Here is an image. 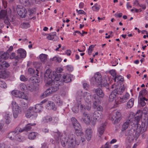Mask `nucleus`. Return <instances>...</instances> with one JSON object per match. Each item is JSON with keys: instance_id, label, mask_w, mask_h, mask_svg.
<instances>
[{"instance_id": "b1692460", "label": "nucleus", "mask_w": 148, "mask_h": 148, "mask_svg": "<svg viewBox=\"0 0 148 148\" xmlns=\"http://www.w3.org/2000/svg\"><path fill=\"white\" fill-rule=\"evenodd\" d=\"M138 103L142 106H144L146 104L145 101H147V99L143 96L138 97Z\"/></svg>"}, {"instance_id": "79ce46f5", "label": "nucleus", "mask_w": 148, "mask_h": 148, "mask_svg": "<svg viewBox=\"0 0 148 148\" xmlns=\"http://www.w3.org/2000/svg\"><path fill=\"white\" fill-rule=\"evenodd\" d=\"M9 56V55L8 53V52H6L1 54V58L2 59L5 60L8 58Z\"/></svg>"}, {"instance_id": "4be33fe9", "label": "nucleus", "mask_w": 148, "mask_h": 148, "mask_svg": "<svg viewBox=\"0 0 148 148\" xmlns=\"http://www.w3.org/2000/svg\"><path fill=\"white\" fill-rule=\"evenodd\" d=\"M106 126V124H102L100 126L98 129V131L99 134V137H101V135H102L105 130Z\"/></svg>"}, {"instance_id": "2eb2a0df", "label": "nucleus", "mask_w": 148, "mask_h": 148, "mask_svg": "<svg viewBox=\"0 0 148 148\" xmlns=\"http://www.w3.org/2000/svg\"><path fill=\"white\" fill-rule=\"evenodd\" d=\"M71 120L75 130L81 128L80 124L75 117H72L71 118Z\"/></svg>"}, {"instance_id": "37998d69", "label": "nucleus", "mask_w": 148, "mask_h": 148, "mask_svg": "<svg viewBox=\"0 0 148 148\" xmlns=\"http://www.w3.org/2000/svg\"><path fill=\"white\" fill-rule=\"evenodd\" d=\"M15 140L21 142L24 140V137L23 136L18 135V134L16 136Z\"/></svg>"}, {"instance_id": "7ed1b4c3", "label": "nucleus", "mask_w": 148, "mask_h": 148, "mask_svg": "<svg viewBox=\"0 0 148 148\" xmlns=\"http://www.w3.org/2000/svg\"><path fill=\"white\" fill-rule=\"evenodd\" d=\"M148 122L147 120H143L142 123L141 127L140 125L137 124V125L136 132L135 133V138L137 139L141 133L145 132L147 127Z\"/></svg>"}, {"instance_id": "680f3d73", "label": "nucleus", "mask_w": 148, "mask_h": 148, "mask_svg": "<svg viewBox=\"0 0 148 148\" xmlns=\"http://www.w3.org/2000/svg\"><path fill=\"white\" fill-rule=\"evenodd\" d=\"M4 20V23L8 25H9L10 24V22L9 21L8 19V17L6 18H5L3 19Z\"/></svg>"}, {"instance_id": "a211bd4d", "label": "nucleus", "mask_w": 148, "mask_h": 148, "mask_svg": "<svg viewBox=\"0 0 148 148\" xmlns=\"http://www.w3.org/2000/svg\"><path fill=\"white\" fill-rule=\"evenodd\" d=\"M12 116V113L10 112H6L4 114V117L5 120V121L7 124H9L11 122V117Z\"/></svg>"}, {"instance_id": "69168bd1", "label": "nucleus", "mask_w": 148, "mask_h": 148, "mask_svg": "<svg viewBox=\"0 0 148 148\" xmlns=\"http://www.w3.org/2000/svg\"><path fill=\"white\" fill-rule=\"evenodd\" d=\"M27 87L28 89L31 92L33 91L34 90V87L32 85L29 86Z\"/></svg>"}, {"instance_id": "bb28decb", "label": "nucleus", "mask_w": 148, "mask_h": 148, "mask_svg": "<svg viewBox=\"0 0 148 148\" xmlns=\"http://www.w3.org/2000/svg\"><path fill=\"white\" fill-rule=\"evenodd\" d=\"M71 75L70 74L64 75L63 76V81L66 83L70 82L71 80Z\"/></svg>"}, {"instance_id": "9d476101", "label": "nucleus", "mask_w": 148, "mask_h": 148, "mask_svg": "<svg viewBox=\"0 0 148 148\" xmlns=\"http://www.w3.org/2000/svg\"><path fill=\"white\" fill-rule=\"evenodd\" d=\"M37 116V113H36L35 110H34V107H30L26 114V117L28 118H30L32 116L34 118H36Z\"/></svg>"}, {"instance_id": "5fc2aeb1", "label": "nucleus", "mask_w": 148, "mask_h": 148, "mask_svg": "<svg viewBox=\"0 0 148 148\" xmlns=\"http://www.w3.org/2000/svg\"><path fill=\"white\" fill-rule=\"evenodd\" d=\"M100 85L101 86H105L106 87L107 89H109V87H108V84L106 82L103 83V81L101 82V84H100Z\"/></svg>"}, {"instance_id": "2f4dec72", "label": "nucleus", "mask_w": 148, "mask_h": 148, "mask_svg": "<svg viewBox=\"0 0 148 148\" xmlns=\"http://www.w3.org/2000/svg\"><path fill=\"white\" fill-rule=\"evenodd\" d=\"M134 98H131L127 103V107L128 108H131L133 106L134 104Z\"/></svg>"}, {"instance_id": "423d86ee", "label": "nucleus", "mask_w": 148, "mask_h": 148, "mask_svg": "<svg viewBox=\"0 0 148 148\" xmlns=\"http://www.w3.org/2000/svg\"><path fill=\"white\" fill-rule=\"evenodd\" d=\"M103 116L101 111H95L93 113V117H91V123L94 125L96 123L97 120H99Z\"/></svg>"}, {"instance_id": "1a4fd4ad", "label": "nucleus", "mask_w": 148, "mask_h": 148, "mask_svg": "<svg viewBox=\"0 0 148 148\" xmlns=\"http://www.w3.org/2000/svg\"><path fill=\"white\" fill-rule=\"evenodd\" d=\"M121 114L119 111H116L114 112L113 116L112 117L114 123L116 124L118 123L121 119Z\"/></svg>"}, {"instance_id": "412c9836", "label": "nucleus", "mask_w": 148, "mask_h": 148, "mask_svg": "<svg viewBox=\"0 0 148 148\" xmlns=\"http://www.w3.org/2000/svg\"><path fill=\"white\" fill-rule=\"evenodd\" d=\"M46 108L48 110H56V109L55 104L51 101H49L47 104Z\"/></svg>"}, {"instance_id": "338daca9", "label": "nucleus", "mask_w": 148, "mask_h": 148, "mask_svg": "<svg viewBox=\"0 0 148 148\" xmlns=\"http://www.w3.org/2000/svg\"><path fill=\"white\" fill-rule=\"evenodd\" d=\"M117 78L118 81H120L121 82H123L124 81V79L121 75H119L117 77Z\"/></svg>"}, {"instance_id": "dca6fc26", "label": "nucleus", "mask_w": 148, "mask_h": 148, "mask_svg": "<svg viewBox=\"0 0 148 148\" xmlns=\"http://www.w3.org/2000/svg\"><path fill=\"white\" fill-rule=\"evenodd\" d=\"M81 121H83L84 122L87 124H88L90 122H91V119L88 115L86 112L83 114V116Z\"/></svg>"}, {"instance_id": "f257e3e1", "label": "nucleus", "mask_w": 148, "mask_h": 148, "mask_svg": "<svg viewBox=\"0 0 148 148\" xmlns=\"http://www.w3.org/2000/svg\"><path fill=\"white\" fill-rule=\"evenodd\" d=\"M61 76V74H57L56 72H50L49 70H46L45 73V77L47 78V83L48 85L53 86L48 88L40 95L41 98L46 97L58 89V86L61 84L59 83V80Z\"/></svg>"}, {"instance_id": "c756f323", "label": "nucleus", "mask_w": 148, "mask_h": 148, "mask_svg": "<svg viewBox=\"0 0 148 148\" xmlns=\"http://www.w3.org/2000/svg\"><path fill=\"white\" fill-rule=\"evenodd\" d=\"M19 1L21 4L25 6H29L33 4L30 3L29 0H19Z\"/></svg>"}, {"instance_id": "f03ea898", "label": "nucleus", "mask_w": 148, "mask_h": 148, "mask_svg": "<svg viewBox=\"0 0 148 148\" xmlns=\"http://www.w3.org/2000/svg\"><path fill=\"white\" fill-rule=\"evenodd\" d=\"M67 136V139L64 136L61 138L60 141L63 147H65L68 142V148H74V143L75 141V135L73 134H69Z\"/></svg>"}, {"instance_id": "ddd939ff", "label": "nucleus", "mask_w": 148, "mask_h": 148, "mask_svg": "<svg viewBox=\"0 0 148 148\" xmlns=\"http://www.w3.org/2000/svg\"><path fill=\"white\" fill-rule=\"evenodd\" d=\"M142 115V113L139 110L136 112L134 118L133 116L132 119H133V121L134 120L136 122L135 127L137 126V125L138 124V123L141 118Z\"/></svg>"}, {"instance_id": "e2e57ef3", "label": "nucleus", "mask_w": 148, "mask_h": 148, "mask_svg": "<svg viewBox=\"0 0 148 148\" xmlns=\"http://www.w3.org/2000/svg\"><path fill=\"white\" fill-rule=\"evenodd\" d=\"M76 11H77V12H78L79 14H86V13L83 10H78L77 9L76 10Z\"/></svg>"}, {"instance_id": "c03bdc74", "label": "nucleus", "mask_w": 148, "mask_h": 148, "mask_svg": "<svg viewBox=\"0 0 148 148\" xmlns=\"http://www.w3.org/2000/svg\"><path fill=\"white\" fill-rule=\"evenodd\" d=\"M127 138L128 140H129V142H131L135 138L134 136V134L127 135Z\"/></svg>"}, {"instance_id": "864d4df0", "label": "nucleus", "mask_w": 148, "mask_h": 148, "mask_svg": "<svg viewBox=\"0 0 148 148\" xmlns=\"http://www.w3.org/2000/svg\"><path fill=\"white\" fill-rule=\"evenodd\" d=\"M53 60L55 62H60L61 61L62 59L60 58L55 57L53 58Z\"/></svg>"}, {"instance_id": "473e14b6", "label": "nucleus", "mask_w": 148, "mask_h": 148, "mask_svg": "<svg viewBox=\"0 0 148 148\" xmlns=\"http://www.w3.org/2000/svg\"><path fill=\"white\" fill-rule=\"evenodd\" d=\"M130 95L128 93H126L125 95H124L122 98H121L120 101L122 103L125 102L127 99L129 98Z\"/></svg>"}, {"instance_id": "09e8293b", "label": "nucleus", "mask_w": 148, "mask_h": 148, "mask_svg": "<svg viewBox=\"0 0 148 148\" xmlns=\"http://www.w3.org/2000/svg\"><path fill=\"white\" fill-rule=\"evenodd\" d=\"M75 133L77 136H80L82 134V131L81 128L75 130Z\"/></svg>"}, {"instance_id": "72a5a7b5", "label": "nucleus", "mask_w": 148, "mask_h": 148, "mask_svg": "<svg viewBox=\"0 0 148 148\" xmlns=\"http://www.w3.org/2000/svg\"><path fill=\"white\" fill-rule=\"evenodd\" d=\"M43 107L41 106L40 104H37L35 107L34 108V110L37 113V112H40L42 110Z\"/></svg>"}, {"instance_id": "20e7f679", "label": "nucleus", "mask_w": 148, "mask_h": 148, "mask_svg": "<svg viewBox=\"0 0 148 148\" xmlns=\"http://www.w3.org/2000/svg\"><path fill=\"white\" fill-rule=\"evenodd\" d=\"M10 65L6 61L3 62L0 64V78H5L9 76V73L5 70Z\"/></svg>"}, {"instance_id": "f704fd0d", "label": "nucleus", "mask_w": 148, "mask_h": 148, "mask_svg": "<svg viewBox=\"0 0 148 148\" xmlns=\"http://www.w3.org/2000/svg\"><path fill=\"white\" fill-rule=\"evenodd\" d=\"M21 91L17 90H14L12 92V94L16 97L19 98L20 96H21Z\"/></svg>"}, {"instance_id": "cd10ccee", "label": "nucleus", "mask_w": 148, "mask_h": 148, "mask_svg": "<svg viewBox=\"0 0 148 148\" xmlns=\"http://www.w3.org/2000/svg\"><path fill=\"white\" fill-rule=\"evenodd\" d=\"M39 67H37V69H36V71H35L34 69L31 68H29L28 70V71L29 73L31 74H34L35 75H36L37 76H38V74L39 73Z\"/></svg>"}, {"instance_id": "c85d7f7f", "label": "nucleus", "mask_w": 148, "mask_h": 148, "mask_svg": "<svg viewBox=\"0 0 148 148\" xmlns=\"http://www.w3.org/2000/svg\"><path fill=\"white\" fill-rule=\"evenodd\" d=\"M7 11L5 10H2L0 12V19H3L7 18Z\"/></svg>"}, {"instance_id": "774afa93", "label": "nucleus", "mask_w": 148, "mask_h": 148, "mask_svg": "<svg viewBox=\"0 0 148 148\" xmlns=\"http://www.w3.org/2000/svg\"><path fill=\"white\" fill-rule=\"evenodd\" d=\"M91 108V106L90 104H88V106H86V107L84 108H84H84L85 109H86L88 110H90Z\"/></svg>"}, {"instance_id": "6e6d98bb", "label": "nucleus", "mask_w": 148, "mask_h": 148, "mask_svg": "<svg viewBox=\"0 0 148 148\" xmlns=\"http://www.w3.org/2000/svg\"><path fill=\"white\" fill-rule=\"evenodd\" d=\"M54 35H55V36H52V40L54 41H57L58 39L59 38L58 36L56 35V32H54Z\"/></svg>"}, {"instance_id": "c9c22d12", "label": "nucleus", "mask_w": 148, "mask_h": 148, "mask_svg": "<svg viewBox=\"0 0 148 148\" xmlns=\"http://www.w3.org/2000/svg\"><path fill=\"white\" fill-rule=\"evenodd\" d=\"M116 95V94L114 91H113L109 95L108 99L109 101L110 102L113 101Z\"/></svg>"}, {"instance_id": "3c124183", "label": "nucleus", "mask_w": 148, "mask_h": 148, "mask_svg": "<svg viewBox=\"0 0 148 148\" xmlns=\"http://www.w3.org/2000/svg\"><path fill=\"white\" fill-rule=\"evenodd\" d=\"M20 87L22 91H23L27 88V87L24 84L22 83L20 85Z\"/></svg>"}, {"instance_id": "603ef678", "label": "nucleus", "mask_w": 148, "mask_h": 148, "mask_svg": "<svg viewBox=\"0 0 148 148\" xmlns=\"http://www.w3.org/2000/svg\"><path fill=\"white\" fill-rule=\"evenodd\" d=\"M77 96L76 98L77 100L78 99V101L79 102H80V100H79V99H80L82 97V93L81 92H77Z\"/></svg>"}, {"instance_id": "052dcab7", "label": "nucleus", "mask_w": 148, "mask_h": 148, "mask_svg": "<svg viewBox=\"0 0 148 148\" xmlns=\"http://www.w3.org/2000/svg\"><path fill=\"white\" fill-rule=\"evenodd\" d=\"M97 108V111H100L101 112L103 110V108L100 105H98V106H97V107H96V108Z\"/></svg>"}, {"instance_id": "a18cd8bd", "label": "nucleus", "mask_w": 148, "mask_h": 148, "mask_svg": "<svg viewBox=\"0 0 148 148\" xmlns=\"http://www.w3.org/2000/svg\"><path fill=\"white\" fill-rule=\"evenodd\" d=\"M147 91L145 89H143L142 90L140 91L139 94V97L143 96V95L147 94Z\"/></svg>"}, {"instance_id": "e433bc0d", "label": "nucleus", "mask_w": 148, "mask_h": 148, "mask_svg": "<svg viewBox=\"0 0 148 148\" xmlns=\"http://www.w3.org/2000/svg\"><path fill=\"white\" fill-rule=\"evenodd\" d=\"M37 134V133L35 132H31L29 134L28 138L30 139H34L36 138Z\"/></svg>"}, {"instance_id": "8fccbe9b", "label": "nucleus", "mask_w": 148, "mask_h": 148, "mask_svg": "<svg viewBox=\"0 0 148 148\" xmlns=\"http://www.w3.org/2000/svg\"><path fill=\"white\" fill-rule=\"evenodd\" d=\"M30 24L28 23H23L21 24V27L25 29L29 27Z\"/></svg>"}, {"instance_id": "393cba45", "label": "nucleus", "mask_w": 148, "mask_h": 148, "mask_svg": "<svg viewBox=\"0 0 148 148\" xmlns=\"http://www.w3.org/2000/svg\"><path fill=\"white\" fill-rule=\"evenodd\" d=\"M80 106L81 110H83L84 108V106L81 105L80 103H78L77 105L75 106L72 108V110L75 113H77L79 111V107Z\"/></svg>"}, {"instance_id": "49530a36", "label": "nucleus", "mask_w": 148, "mask_h": 148, "mask_svg": "<svg viewBox=\"0 0 148 148\" xmlns=\"http://www.w3.org/2000/svg\"><path fill=\"white\" fill-rule=\"evenodd\" d=\"M21 96H20V97H19V98L27 100H28V97L27 95L25 94L24 93L22 92H21Z\"/></svg>"}, {"instance_id": "ea45409f", "label": "nucleus", "mask_w": 148, "mask_h": 148, "mask_svg": "<svg viewBox=\"0 0 148 148\" xmlns=\"http://www.w3.org/2000/svg\"><path fill=\"white\" fill-rule=\"evenodd\" d=\"M135 129H132L130 130H127L125 132V135L126 136L129 135L133 134L134 133Z\"/></svg>"}, {"instance_id": "0e129e2a", "label": "nucleus", "mask_w": 148, "mask_h": 148, "mask_svg": "<svg viewBox=\"0 0 148 148\" xmlns=\"http://www.w3.org/2000/svg\"><path fill=\"white\" fill-rule=\"evenodd\" d=\"M0 148H10L8 146L3 144H0Z\"/></svg>"}, {"instance_id": "0eeeda50", "label": "nucleus", "mask_w": 148, "mask_h": 148, "mask_svg": "<svg viewBox=\"0 0 148 148\" xmlns=\"http://www.w3.org/2000/svg\"><path fill=\"white\" fill-rule=\"evenodd\" d=\"M12 105L13 116L14 118H16L18 116V114L21 112V109L15 101H12Z\"/></svg>"}, {"instance_id": "a878e982", "label": "nucleus", "mask_w": 148, "mask_h": 148, "mask_svg": "<svg viewBox=\"0 0 148 148\" xmlns=\"http://www.w3.org/2000/svg\"><path fill=\"white\" fill-rule=\"evenodd\" d=\"M18 133V132L16 131H13L10 132L8 135L9 138L11 140L15 139L16 136Z\"/></svg>"}, {"instance_id": "f3484780", "label": "nucleus", "mask_w": 148, "mask_h": 148, "mask_svg": "<svg viewBox=\"0 0 148 148\" xmlns=\"http://www.w3.org/2000/svg\"><path fill=\"white\" fill-rule=\"evenodd\" d=\"M53 136L55 140L56 141L59 143V140H61V138L64 137V136L61 133L58 131L57 132H55L53 133Z\"/></svg>"}, {"instance_id": "9b49d317", "label": "nucleus", "mask_w": 148, "mask_h": 148, "mask_svg": "<svg viewBox=\"0 0 148 148\" xmlns=\"http://www.w3.org/2000/svg\"><path fill=\"white\" fill-rule=\"evenodd\" d=\"M16 10L18 14L22 18H24L26 15V11L25 8L24 7H17Z\"/></svg>"}, {"instance_id": "58836bf2", "label": "nucleus", "mask_w": 148, "mask_h": 148, "mask_svg": "<svg viewBox=\"0 0 148 148\" xmlns=\"http://www.w3.org/2000/svg\"><path fill=\"white\" fill-rule=\"evenodd\" d=\"M110 73L111 75L113 76V77L114 78V79L115 82L116 79L117 78L116 74V73L115 70H112L110 71Z\"/></svg>"}, {"instance_id": "bf43d9fd", "label": "nucleus", "mask_w": 148, "mask_h": 148, "mask_svg": "<svg viewBox=\"0 0 148 148\" xmlns=\"http://www.w3.org/2000/svg\"><path fill=\"white\" fill-rule=\"evenodd\" d=\"M20 79L21 81H26L28 79L25 77L23 75H21L20 77Z\"/></svg>"}, {"instance_id": "f8f14e48", "label": "nucleus", "mask_w": 148, "mask_h": 148, "mask_svg": "<svg viewBox=\"0 0 148 148\" xmlns=\"http://www.w3.org/2000/svg\"><path fill=\"white\" fill-rule=\"evenodd\" d=\"M94 90L97 95V96H95L94 97L95 99H98V97L99 98H103L104 97V94L101 89L98 88L96 89H94Z\"/></svg>"}, {"instance_id": "6e6552de", "label": "nucleus", "mask_w": 148, "mask_h": 148, "mask_svg": "<svg viewBox=\"0 0 148 148\" xmlns=\"http://www.w3.org/2000/svg\"><path fill=\"white\" fill-rule=\"evenodd\" d=\"M133 115H130L128 119L123 124L122 127V131L125 130L129 127L133 123V119H132Z\"/></svg>"}, {"instance_id": "13d9d810", "label": "nucleus", "mask_w": 148, "mask_h": 148, "mask_svg": "<svg viewBox=\"0 0 148 148\" xmlns=\"http://www.w3.org/2000/svg\"><path fill=\"white\" fill-rule=\"evenodd\" d=\"M97 99V100L93 102V107L94 108H95L97 107V106H98V102L99 101L100 99H99L98 98V99H96V100Z\"/></svg>"}, {"instance_id": "4d7b16f0", "label": "nucleus", "mask_w": 148, "mask_h": 148, "mask_svg": "<svg viewBox=\"0 0 148 148\" xmlns=\"http://www.w3.org/2000/svg\"><path fill=\"white\" fill-rule=\"evenodd\" d=\"M97 4H96L93 6H92V8L93 10L95 11L96 10H98L99 9V8L98 7Z\"/></svg>"}, {"instance_id": "4468645a", "label": "nucleus", "mask_w": 148, "mask_h": 148, "mask_svg": "<svg viewBox=\"0 0 148 148\" xmlns=\"http://www.w3.org/2000/svg\"><path fill=\"white\" fill-rule=\"evenodd\" d=\"M84 97L86 101L88 103L91 102L92 100V97L91 94L89 92H85L84 93Z\"/></svg>"}, {"instance_id": "a19ab883", "label": "nucleus", "mask_w": 148, "mask_h": 148, "mask_svg": "<svg viewBox=\"0 0 148 148\" xmlns=\"http://www.w3.org/2000/svg\"><path fill=\"white\" fill-rule=\"evenodd\" d=\"M35 123H29L27 124V125L25 127V130L28 131L30 130L31 129V126H34L36 125Z\"/></svg>"}, {"instance_id": "de8ad7c7", "label": "nucleus", "mask_w": 148, "mask_h": 148, "mask_svg": "<svg viewBox=\"0 0 148 148\" xmlns=\"http://www.w3.org/2000/svg\"><path fill=\"white\" fill-rule=\"evenodd\" d=\"M0 87L3 88H6L7 87V86L5 82L0 80Z\"/></svg>"}, {"instance_id": "6ab92c4d", "label": "nucleus", "mask_w": 148, "mask_h": 148, "mask_svg": "<svg viewBox=\"0 0 148 148\" xmlns=\"http://www.w3.org/2000/svg\"><path fill=\"white\" fill-rule=\"evenodd\" d=\"M92 130L90 128H88L86 129L85 132V137L88 141L91 140L92 137Z\"/></svg>"}, {"instance_id": "4c0bfd02", "label": "nucleus", "mask_w": 148, "mask_h": 148, "mask_svg": "<svg viewBox=\"0 0 148 148\" xmlns=\"http://www.w3.org/2000/svg\"><path fill=\"white\" fill-rule=\"evenodd\" d=\"M40 58L41 61L44 62L47 60V55L44 54H41L40 55Z\"/></svg>"}, {"instance_id": "5701e85b", "label": "nucleus", "mask_w": 148, "mask_h": 148, "mask_svg": "<svg viewBox=\"0 0 148 148\" xmlns=\"http://www.w3.org/2000/svg\"><path fill=\"white\" fill-rule=\"evenodd\" d=\"M21 58H25L26 56V52L24 49H18L17 52Z\"/></svg>"}, {"instance_id": "aec40b11", "label": "nucleus", "mask_w": 148, "mask_h": 148, "mask_svg": "<svg viewBox=\"0 0 148 148\" xmlns=\"http://www.w3.org/2000/svg\"><path fill=\"white\" fill-rule=\"evenodd\" d=\"M125 88V87L124 85L121 86L119 87V88H117L116 89L114 90L113 91L117 95H121V94L124 91Z\"/></svg>"}, {"instance_id": "39448f33", "label": "nucleus", "mask_w": 148, "mask_h": 148, "mask_svg": "<svg viewBox=\"0 0 148 148\" xmlns=\"http://www.w3.org/2000/svg\"><path fill=\"white\" fill-rule=\"evenodd\" d=\"M102 81L101 76L99 73L95 74L94 77H92L91 79L92 83L97 85H100Z\"/></svg>"}, {"instance_id": "7c9ffc66", "label": "nucleus", "mask_w": 148, "mask_h": 148, "mask_svg": "<svg viewBox=\"0 0 148 148\" xmlns=\"http://www.w3.org/2000/svg\"><path fill=\"white\" fill-rule=\"evenodd\" d=\"M30 82L33 83V84L34 83H38L40 82V80L36 76H32L29 79Z\"/></svg>"}]
</instances>
